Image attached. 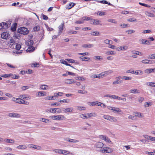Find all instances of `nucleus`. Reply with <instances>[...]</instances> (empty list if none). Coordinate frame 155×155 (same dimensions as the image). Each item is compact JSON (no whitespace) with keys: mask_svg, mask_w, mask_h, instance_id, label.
Here are the masks:
<instances>
[{"mask_svg":"<svg viewBox=\"0 0 155 155\" xmlns=\"http://www.w3.org/2000/svg\"><path fill=\"white\" fill-rule=\"evenodd\" d=\"M18 100H17V103L20 104H24L25 105H28L29 104V102L28 101H25L23 100H22L21 98H18Z\"/></svg>","mask_w":155,"mask_h":155,"instance_id":"nucleus-9","label":"nucleus"},{"mask_svg":"<svg viewBox=\"0 0 155 155\" xmlns=\"http://www.w3.org/2000/svg\"><path fill=\"white\" fill-rule=\"evenodd\" d=\"M107 108L110 110H112L114 113H120L122 110L118 107L111 106H107Z\"/></svg>","mask_w":155,"mask_h":155,"instance_id":"nucleus-4","label":"nucleus"},{"mask_svg":"<svg viewBox=\"0 0 155 155\" xmlns=\"http://www.w3.org/2000/svg\"><path fill=\"white\" fill-rule=\"evenodd\" d=\"M155 72V68H148L145 71V73L149 74L150 73Z\"/></svg>","mask_w":155,"mask_h":155,"instance_id":"nucleus-17","label":"nucleus"},{"mask_svg":"<svg viewBox=\"0 0 155 155\" xmlns=\"http://www.w3.org/2000/svg\"><path fill=\"white\" fill-rule=\"evenodd\" d=\"M149 58L150 59H155V54L150 55L149 56Z\"/></svg>","mask_w":155,"mask_h":155,"instance_id":"nucleus-63","label":"nucleus"},{"mask_svg":"<svg viewBox=\"0 0 155 155\" xmlns=\"http://www.w3.org/2000/svg\"><path fill=\"white\" fill-rule=\"evenodd\" d=\"M101 22V21L97 19L93 20L91 22V23L94 25H99Z\"/></svg>","mask_w":155,"mask_h":155,"instance_id":"nucleus-24","label":"nucleus"},{"mask_svg":"<svg viewBox=\"0 0 155 155\" xmlns=\"http://www.w3.org/2000/svg\"><path fill=\"white\" fill-rule=\"evenodd\" d=\"M35 50V48L32 46H30L28 47V48L26 50V51L27 52H28L30 53L32 52Z\"/></svg>","mask_w":155,"mask_h":155,"instance_id":"nucleus-25","label":"nucleus"},{"mask_svg":"<svg viewBox=\"0 0 155 155\" xmlns=\"http://www.w3.org/2000/svg\"><path fill=\"white\" fill-rule=\"evenodd\" d=\"M106 54L108 55H114L116 54V53L112 51H107Z\"/></svg>","mask_w":155,"mask_h":155,"instance_id":"nucleus-38","label":"nucleus"},{"mask_svg":"<svg viewBox=\"0 0 155 155\" xmlns=\"http://www.w3.org/2000/svg\"><path fill=\"white\" fill-rule=\"evenodd\" d=\"M147 85L153 87H155V83L149 82L147 83Z\"/></svg>","mask_w":155,"mask_h":155,"instance_id":"nucleus-40","label":"nucleus"},{"mask_svg":"<svg viewBox=\"0 0 155 155\" xmlns=\"http://www.w3.org/2000/svg\"><path fill=\"white\" fill-rule=\"evenodd\" d=\"M19 97L21 98L22 100L25 99L26 100H30L31 97L30 96L27 94L21 95L19 96Z\"/></svg>","mask_w":155,"mask_h":155,"instance_id":"nucleus-14","label":"nucleus"},{"mask_svg":"<svg viewBox=\"0 0 155 155\" xmlns=\"http://www.w3.org/2000/svg\"><path fill=\"white\" fill-rule=\"evenodd\" d=\"M10 37L9 34L8 32H3L1 34L2 38L3 39H7Z\"/></svg>","mask_w":155,"mask_h":155,"instance_id":"nucleus-11","label":"nucleus"},{"mask_svg":"<svg viewBox=\"0 0 155 155\" xmlns=\"http://www.w3.org/2000/svg\"><path fill=\"white\" fill-rule=\"evenodd\" d=\"M16 49L18 50L17 51H14L13 52L14 53H16L17 54L21 53V52L19 50L21 48V46L19 44H17L15 46Z\"/></svg>","mask_w":155,"mask_h":155,"instance_id":"nucleus-15","label":"nucleus"},{"mask_svg":"<svg viewBox=\"0 0 155 155\" xmlns=\"http://www.w3.org/2000/svg\"><path fill=\"white\" fill-rule=\"evenodd\" d=\"M10 26V24H7L5 22H2L0 24V29H6Z\"/></svg>","mask_w":155,"mask_h":155,"instance_id":"nucleus-8","label":"nucleus"},{"mask_svg":"<svg viewBox=\"0 0 155 155\" xmlns=\"http://www.w3.org/2000/svg\"><path fill=\"white\" fill-rule=\"evenodd\" d=\"M98 151L102 153H111L113 150L111 148L109 147H103L101 150Z\"/></svg>","mask_w":155,"mask_h":155,"instance_id":"nucleus-1","label":"nucleus"},{"mask_svg":"<svg viewBox=\"0 0 155 155\" xmlns=\"http://www.w3.org/2000/svg\"><path fill=\"white\" fill-rule=\"evenodd\" d=\"M40 87L42 90H46L48 87V86L46 85H42Z\"/></svg>","mask_w":155,"mask_h":155,"instance_id":"nucleus-46","label":"nucleus"},{"mask_svg":"<svg viewBox=\"0 0 155 155\" xmlns=\"http://www.w3.org/2000/svg\"><path fill=\"white\" fill-rule=\"evenodd\" d=\"M50 117L53 120H62L65 119V118L64 115H53Z\"/></svg>","mask_w":155,"mask_h":155,"instance_id":"nucleus-3","label":"nucleus"},{"mask_svg":"<svg viewBox=\"0 0 155 155\" xmlns=\"http://www.w3.org/2000/svg\"><path fill=\"white\" fill-rule=\"evenodd\" d=\"M104 118L110 121H111L112 116L108 115H104L103 116Z\"/></svg>","mask_w":155,"mask_h":155,"instance_id":"nucleus-31","label":"nucleus"},{"mask_svg":"<svg viewBox=\"0 0 155 155\" xmlns=\"http://www.w3.org/2000/svg\"><path fill=\"white\" fill-rule=\"evenodd\" d=\"M70 101L68 99H64L63 100H60L59 101V102L61 103H69Z\"/></svg>","mask_w":155,"mask_h":155,"instance_id":"nucleus-41","label":"nucleus"},{"mask_svg":"<svg viewBox=\"0 0 155 155\" xmlns=\"http://www.w3.org/2000/svg\"><path fill=\"white\" fill-rule=\"evenodd\" d=\"M67 141H68V142L71 143H76L79 142V141L77 140L74 139H69L68 140H66Z\"/></svg>","mask_w":155,"mask_h":155,"instance_id":"nucleus-36","label":"nucleus"},{"mask_svg":"<svg viewBox=\"0 0 155 155\" xmlns=\"http://www.w3.org/2000/svg\"><path fill=\"white\" fill-rule=\"evenodd\" d=\"M138 102L139 103H141L144 100V98L143 97H139L138 99Z\"/></svg>","mask_w":155,"mask_h":155,"instance_id":"nucleus-64","label":"nucleus"},{"mask_svg":"<svg viewBox=\"0 0 155 155\" xmlns=\"http://www.w3.org/2000/svg\"><path fill=\"white\" fill-rule=\"evenodd\" d=\"M113 71L112 70H109L107 71L103 72L101 73L102 78L105 77L109 74L112 73Z\"/></svg>","mask_w":155,"mask_h":155,"instance_id":"nucleus-10","label":"nucleus"},{"mask_svg":"<svg viewBox=\"0 0 155 155\" xmlns=\"http://www.w3.org/2000/svg\"><path fill=\"white\" fill-rule=\"evenodd\" d=\"M145 14L146 15L149 17H155V15L147 11L145 12Z\"/></svg>","mask_w":155,"mask_h":155,"instance_id":"nucleus-29","label":"nucleus"},{"mask_svg":"<svg viewBox=\"0 0 155 155\" xmlns=\"http://www.w3.org/2000/svg\"><path fill=\"white\" fill-rule=\"evenodd\" d=\"M18 31L19 33L25 35L28 34L29 33V31L25 27H21L19 28L18 30Z\"/></svg>","mask_w":155,"mask_h":155,"instance_id":"nucleus-2","label":"nucleus"},{"mask_svg":"<svg viewBox=\"0 0 155 155\" xmlns=\"http://www.w3.org/2000/svg\"><path fill=\"white\" fill-rule=\"evenodd\" d=\"M122 78L123 79H124L126 80H129L131 79L132 78L130 77L127 76H123L122 77Z\"/></svg>","mask_w":155,"mask_h":155,"instance_id":"nucleus-47","label":"nucleus"},{"mask_svg":"<svg viewBox=\"0 0 155 155\" xmlns=\"http://www.w3.org/2000/svg\"><path fill=\"white\" fill-rule=\"evenodd\" d=\"M152 105V103L150 101L145 102L144 104V107H148Z\"/></svg>","mask_w":155,"mask_h":155,"instance_id":"nucleus-35","label":"nucleus"},{"mask_svg":"<svg viewBox=\"0 0 155 155\" xmlns=\"http://www.w3.org/2000/svg\"><path fill=\"white\" fill-rule=\"evenodd\" d=\"M130 92L132 94H139L140 93V91L136 89H131L130 90Z\"/></svg>","mask_w":155,"mask_h":155,"instance_id":"nucleus-19","label":"nucleus"},{"mask_svg":"<svg viewBox=\"0 0 155 155\" xmlns=\"http://www.w3.org/2000/svg\"><path fill=\"white\" fill-rule=\"evenodd\" d=\"M99 138L103 140H104L105 141L108 143H110L111 142L110 139L105 135H100L99 137Z\"/></svg>","mask_w":155,"mask_h":155,"instance_id":"nucleus-6","label":"nucleus"},{"mask_svg":"<svg viewBox=\"0 0 155 155\" xmlns=\"http://www.w3.org/2000/svg\"><path fill=\"white\" fill-rule=\"evenodd\" d=\"M4 141L7 143H13L15 142V141L13 140L9 139H5Z\"/></svg>","mask_w":155,"mask_h":155,"instance_id":"nucleus-26","label":"nucleus"},{"mask_svg":"<svg viewBox=\"0 0 155 155\" xmlns=\"http://www.w3.org/2000/svg\"><path fill=\"white\" fill-rule=\"evenodd\" d=\"M139 4L140 5L146 7H148V8H150V6L147 4H145V3H142L141 2H139Z\"/></svg>","mask_w":155,"mask_h":155,"instance_id":"nucleus-57","label":"nucleus"},{"mask_svg":"<svg viewBox=\"0 0 155 155\" xmlns=\"http://www.w3.org/2000/svg\"><path fill=\"white\" fill-rule=\"evenodd\" d=\"M131 52L132 54H136L140 56H141L142 55L141 52L139 51H132Z\"/></svg>","mask_w":155,"mask_h":155,"instance_id":"nucleus-28","label":"nucleus"},{"mask_svg":"<svg viewBox=\"0 0 155 155\" xmlns=\"http://www.w3.org/2000/svg\"><path fill=\"white\" fill-rule=\"evenodd\" d=\"M94 60H102L103 59V58L102 57H100V56H95L94 57Z\"/></svg>","mask_w":155,"mask_h":155,"instance_id":"nucleus-53","label":"nucleus"},{"mask_svg":"<svg viewBox=\"0 0 155 155\" xmlns=\"http://www.w3.org/2000/svg\"><path fill=\"white\" fill-rule=\"evenodd\" d=\"M64 21L58 27V35H60L62 32L64 28Z\"/></svg>","mask_w":155,"mask_h":155,"instance_id":"nucleus-12","label":"nucleus"},{"mask_svg":"<svg viewBox=\"0 0 155 155\" xmlns=\"http://www.w3.org/2000/svg\"><path fill=\"white\" fill-rule=\"evenodd\" d=\"M75 5V4L74 3H71L68 5H67L66 6V9H69L71 8Z\"/></svg>","mask_w":155,"mask_h":155,"instance_id":"nucleus-20","label":"nucleus"},{"mask_svg":"<svg viewBox=\"0 0 155 155\" xmlns=\"http://www.w3.org/2000/svg\"><path fill=\"white\" fill-rule=\"evenodd\" d=\"M34 148L38 150H40L41 149V147L40 146L35 145Z\"/></svg>","mask_w":155,"mask_h":155,"instance_id":"nucleus-59","label":"nucleus"},{"mask_svg":"<svg viewBox=\"0 0 155 155\" xmlns=\"http://www.w3.org/2000/svg\"><path fill=\"white\" fill-rule=\"evenodd\" d=\"M91 35L94 36H98L100 35V33L98 31H93L91 33Z\"/></svg>","mask_w":155,"mask_h":155,"instance_id":"nucleus-34","label":"nucleus"},{"mask_svg":"<svg viewBox=\"0 0 155 155\" xmlns=\"http://www.w3.org/2000/svg\"><path fill=\"white\" fill-rule=\"evenodd\" d=\"M149 62H152L151 60H148L147 59H145L143 60L141 62L143 64H152L153 63H150Z\"/></svg>","mask_w":155,"mask_h":155,"instance_id":"nucleus-32","label":"nucleus"},{"mask_svg":"<svg viewBox=\"0 0 155 155\" xmlns=\"http://www.w3.org/2000/svg\"><path fill=\"white\" fill-rule=\"evenodd\" d=\"M56 99V96H54H54H49V100H55Z\"/></svg>","mask_w":155,"mask_h":155,"instance_id":"nucleus-60","label":"nucleus"},{"mask_svg":"<svg viewBox=\"0 0 155 155\" xmlns=\"http://www.w3.org/2000/svg\"><path fill=\"white\" fill-rule=\"evenodd\" d=\"M15 42L14 40L12 38H11L9 41V44L11 45H12L15 44Z\"/></svg>","mask_w":155,"mask_h":155,"instance_id":"nucleus-43","label":"nucleus"},{"mask_svg":"<svg viewBox=\"0 0 155 155\" xmlns=\"http://www.w3.org/2000/svg\"><path fill=\"white\" fill-rule=\"evenodd\" d=\"M40 121L44 122L47 123L48 122V120L46 119L45 118H41L40 120Z\"/></svg>","mask_w":155,"mask_h":155,"instance_id":"nucleus-62","label":"nucleus"},{"mask_svg":"<svg viewBox=\"0 0 155 155\" xmlns=\"http://www.w3.org/2000/svg\"><path fill=\"white\" fill-rule=\"evenodd\" d=\"M71 154L72 153L69 151L62 149L61 154L64 155H69Z\"/></svg>","mask_w":155,"mask_h":155,"instance_id":"nucleus-21","label":"nucleus"},{"mask_svg":"<svg viewBox=\"0 0 155 155\" xmlns=\"http://www.w3.org/2000/svg\"><path fill=\"white\" fill-rule=\"evenodd\" d=\"M8 116L13 118H20L21 117L20 115L17 113H10L8 114Z\"/></svg>","mask_w":155,"mask_h":155,"instance_id":"nucleus-7","label":"nucleus"},{"mask_svg":"<svg viewBox=\"0 0 155 155\" xmlns=\"http://www.w3.org/2000/svg\"><path fill=\"white\" fill-rule=\"evenodd\" d=\"M33 41L32 40H30L27 41L25 42V44L26 46L28 47L32 46L33 44Z\"/></svg>","mask_w":155,"mask_h":155,"instance_id":"nucleus-18","label":"nucleus"},{"mask_svg":"<svg viewBox=\"0 0 155 155\" xmlns=\"http://www.w3.org/2000/svg\"><path fill=\"white\" fill-rule=\"evenodd\" d=\"M96 101L93 102H87V104L90 106H93L97 105Z\"/></svg>","mask_w":155,"mask_h":155,"instance_id":"nucleus-30","label":"nucleus"},{"mask_svg":"<svg viewBox=\"0 0 155 155\" xmlns=\"http://www.w3.org/2000/svg\"><path fill=\"white\" fill-rule=\"evenodd\" d=\"M62 149H55L54 150V152L59 153V154H61L62 153Z\"/></svg>","mask_w":155,"mask_h":155,"instance_id":"nucleus-39","label":"nucleus"},{"mask_svg":"<svg viewBox=\"0 0 155 155\" xmlns=\"http://www.w3.org/2000/svg\"><path fill=\"white\" fill-rule=\"evenodd\" d=\"M12 75V78L13 79H17L19 78V76L15 74L13 75L12 74H9V76Z\"/></svg>","mask_w":155,"mask_h":155,"instance_id":"nucleus-44","label":"nucleus"},{"mask_svg":"<svg viewBox=\"0 0 155 155\" xmlns=\"http://www.w3.org/2000/svg\"><path fill=\"white\" fill-rule=\"evenodd\" d=\"M127 21L130 22L137 21V20L134 18H132L127 19Z\"/></svg>","mask_w":155,"mask_h":155,"instance_id":"nucleus-51","label":"nucleus"},{"mask_svg":"<svg viewBox=\"0 0 155 155\" xmlns=\"http://www.w3.org/2000/svg\"><path fill=\"white\" fill-rule=\"evenodd\" d=\"M96 148L98 149V150H101L104 146V144L101 142H97L95 144Z\"/></svg>","mask_w":155,"mask_h":155,"instance_id":"nucleus-5","label":"nucleus"},{"mask_svg":"<svg viewBox=\"0 0 155 155\" xmlns=\"http://www.w3.org/2000/svg\"><path fill=\"white\" fill-rule=\"evenodd\" d=\"M75 79L77 80L84 81L85 80V78L83 77H78L76 78Z\"/></svg>","mask_w":155,"mask_h":155,"instance_id":"nucleus-45","label":"nucleus"},{"mask_svg":"<svg viewBox=\"0 0 155 155\" xmlns=\"http://www.w3.org/2000/svg\"><path fill=\"white\" fill-rule=\"evenodd\" d=\"M63 111L65 113H67L68 112H72L73 111V109L72 108H64Z\"/></svg>","mask_w":155,"mask_h":155,"instance_id":"nucleus-23","label":"nucleus"},{"mask_svg":"<svg viewBox=\"0 0 155 155\" xmlns=\"http://www.w3.org/2000/svg\"><path fill=\"white\" fill-rule=\"evenodd\" d=\"M135 116L136 117H142L141 114L140 113L136 112H135Z\"/></svg>","mask_w":155,"mask_h":155,"instance_id":"nucleus-55","label":"nucleus"},{"mask_svg":"<svg viewBox=\"0 0 155 155\" xmlns=\"http://www.w3.org/2000/svg\"><path fill=\"white\" fill-rule=\"evenodd\" d=\"M46 93L43 91H39L37 93V96L38 97L45 96L46 95Z\"/></svg>","mask_w":155,"mask_h":155,"instance_id":"nucleus-16","label":"nucleus"},{"mask_svg":"<svg viewBox=\"0 0 155 155\" xmlns=\"http://www.w3.org/2000/svg\"><path fill=\"white\" fill-rule=\"evenodd\" d=\"M80 58L81 60L83 61H88L90 59L89 58H87L84 57H81Z\"/></svg>","mask_w":155,"mask_h":155,"instance_id":"nucleus-37","label":"nucleus"},{"mask_svg":"<svg viewBox=\"0 0 155 155\" xmlns=\"http://www.w3.org/2000/svg\"><path fill=\"white\" fill-rule=\"evenodd\" d=\"M29 87L28 86H25L22 87H21V89L23 91H25L26 90L28 89L29 88Z\"/></svg>","mask_w":155,"mask_h":155,"instance_id":"nucleus-58","label":"nucleus"},{"mask_svg":"<svg viewBox=\"0 0 155 155\" xmlns=\"http://www.w3.org/2000/svg\"><path fill=\"white\" fill-rule=\"evenodd\" d=\"M27 148V147L25 145H19L17 147V148L18 149L25 150Z\"/></svg>","mask_w":155,"mask_h":155,"instance_id":"nucleus-22","label":"nucleus"},{"mask_svg":"<svg viewBox=\"0 0 155 155\" xmlns=\"http://www.w3.org/2000/svg\"><path fill=\"white\" fill-rule=\"evenodd\" d=\"M139 41L140 44L143 45H149L150 44V42H149V41L142 39H140L139 40Z\"/></svg>","mask_w":155,"mask_h":155,"instance_id":"nucleus-13","label":"nucleus"},{"mask_svg":"<svg viewBox=\"0 0 155 155\" xmlns=\"http://www.w3.org/2000/svg\"><path fill=\"white\" fill-rule=\"evenodd\" d=\"M77 32L76 31H68V33L69 34H76L77 33Z\"/></svg>","mask_w":155,"mask_h":155,"instance_id":"nucleus-61","label":"nucleus"},{"mask_svg":"<svg viewBox=\"0 0 155 155\" xmlns=\"http://www.w3.org/2000/svg\"><path fill=\"white\" fill-rule=\"evenodd\" d=\"M75 82V81H73L71 79H66L65 81V83L69 84L74 83Z\"/></svg>","mask_w":155,"mask_h":155,"instance_id":"nucleus-27","label":"nucleus"},{"mask_svg":"<svg viewBox=\"0 0 155 155\" xmlns=\"http://www.w3.org/2000/svg\"><path fill=\"white\" fill-rule=\"evenodd\" d=\"M40 26L37 25L34 27L33 30L34 31H38L40 30Z\"/></svg>","mask_w":155,"mask_h":155,"instance_id":"nucleus-48","label":"nucleus"},{"mask_svg":"<svg viewBox=\"0 0 155 155\" xmlns=\"http://www.w3.org/2000/svg\"><path fill=\"white\" fill-rule=\"evenodd\" d=\"M112 41L108 39H106L104 41V42L106 44L110 45Z\"/></svg>","mask_w":155,"mask_h":155,"instance_id":"nucleus-52","label":"nucleus"},{"mask_svg":"<svg viewBox=\"0 0 155 155\" xmlns=\"http://www.w3.org/2000/svg\"><path fill=\"white\" fill-rule=\"evenodd\" d=\"M78 93L80 94H84L87 93V91L83 90H80L78 91Z\"/></svg>","mask_w":155,"mask_h":155,"instance_id":"nucleus-54","label":"nucleus"},{"mask_svg":"<svg viewBox=\"0 0 155 155\" xmlns=\"http://www.w3.org/2000/svg\"><path fill=\"white\" fill-rule=\"evenodd\" d=\"M54 94V96H56V97H58V96H61L63 93L62 92H58V93H55Z\"/></svg>","mask_w":155,"mask_h":155,"instance_id":"nucleus-49","label":"nucleus"},{"mask_svg":"<svg viewBox=\"0 0 155 155\" xmlns=\"http://www.w3.org/2000/svg\"><path fill=\"white\" fill-rule=\"evenodd\" d=\"M97 1V2H100L101 3L106 4H108L110 5H111V6H112V5L110 2H108L106 1H105V0H102V1Z\"/></svg>","mask_w":155,"mask_h":155,"instance_id":"nucleus-33","label":"nucleus"},{"mask_svg":"<svg viewBox=\"0 0 155 155\" xmlns=\"http://www.w3.org/2000/svg\"><path fill=\"white\" fill-rule=\"evenodd\" d=\"M77 109L79 110H85L86 108L84 107L78 106L77 107Z\"/></svg>","mask_w":155,"mask_h":155,"instance_id":"nucleus-42","label":"nucleus"},{"mask_svg":"<svg viewBox=\"0 0 155 155\" xmlns=\"http://www.w3.org/2000/svg\"><path fill=\"white\" fill-rule=\"evenodd\" d=\"M87 118V119L89 118V117H91L92 116H94L93 115V114L92 113H89L86 114Z\"/></svg>","mask_w":155,"mask_h":155,"instance_id":"nucleus-56","label":"nucleus"},{"mask_svg":"<svg viewBox=\"0 0 155 155\" xmlns=\"http://www.w3.org/2000/svg\"><path fill=\"white\" fill-rule=\"evenodd\" d=\"M113 99H116L118 100H120V97L116 95H112V97Z\"/></svg>","mask_w":155,"mask_h":155,"instance_id":"nucleus-50","label":"nucleus"}]
</instances>
